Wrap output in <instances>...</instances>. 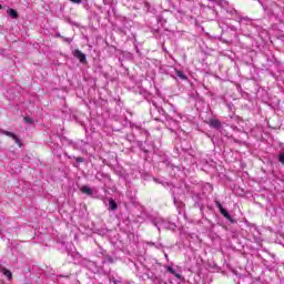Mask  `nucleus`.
Here are the masks:
<instances>
[{
	"label": "nucleus",
	"mask_w": 284,
	"mask_h": 284,
	"mask_svg": "<svg viewBox=\"0 0 284 284\" xmlns=\"http://www.w3.org/2000/svg\"><path fill=\"white\" fill-rule=\"evenodd\" d=\"M165 258H168V254H164Z\"/></svg>",
	"instance_id": "29"
},
{
	"label": "nucleus",
	"mask_w": 284,
	"mask_h": 284,
	"mask_svg": "<svg viewBox=\"0 0 284 284\" xmlns=\"http://www.w3.org/2000/svg\"><path fill=\"white\" fill-rule=\"evenodd\" d=\"M277 161H278V163H281V165H284V151H281L277 154Z\"/></svg>",
	"instance_id": "14"
},
{
	"label": "nucleus",
	"mask_w": 284,
	"mask_h": 284,
	"mask_svg": "<svg viewBox=\"0 0 284 284\" xmlns=\"http://www.w3.org/2000/svg\"><path fill=\"white\" fill-rule=\"evenodd\" d=\"M80 192H82V194H85L87 196H94V190H92V187L88 185L81 186Z\"/></svg>",
	"instance_id": "9"
},
{
	"label": "nucleus",
	"mask_w": 284,
	"mask_h": 284,
	"mask_svg": "<svg viewBox=\"0 0 284 284\" xmlns=\"http://www.w3.org/2000/svg\"><path fill=\"white\" fill-rule=\"evenodd\" d=\"M12 139L14 140V142L17 143V145H19V148H21V145H23V143L21 142V139H19V136H17V134H14L12 136Z\"/></svg>",
	"instance_id": "18"
},
{
	"label": "nucleus",
	"mask_w": 284,
	"mask_h": 284,
	"mask_svg": "<svg viewBox=\"0 0 284 284\" xmlns=\"http://www.w3.org/2000/svg\"><path fill=\"white\" fill-rule=\"evenodd\" d=\"M186 194H190L194 205H203V200L205 199V193L196 190V187L186 186Z\"/></svg>",
	"instance_id": "1"
},
{
	"label": "nucleus",
	"mask_w": 284,
	"mask_h": 284,
	"mask_svg": "<svg viewBox=\"0 0 284 284\" xmlns=\"http://www.w3.org/2000/svg\"><path fill=\"white\" fill-rule=\"evenodd\" d=\"M64 156H67V159L75 160V163H73V168H79L81 165V163L85 162V159L82 156L75 158L74 155H68V153H64Z\"/></svg>",
	"instance_id": "7"
},
{
	"label": "nucleus",
	"mask_w": 284,
	"mask_h": 284,
	"mask_svg": "<svg viewBox=\"0 0 284 284\" xmlns=\"http://www.w3.org/2000/svg\"><path fill=\"white\" fill-rule=\"evenodd\" d=\"M209 125H210V128H213V130H217L219 132H221V130H223V124L221 123V121L219 119L209 120Z\"/></svg>",
	"instance_id": "6"
},
{
	"label": "nucleus",
	"mask_w": 284,
	"mask_h": 284,
	"mask_svg": "<svg viewBox=\"0 0 284 284\" xmlns=\"http://www.w3.org/2000/svg\"><path fill=\"white\" fill-rule=\"evenodd\" d=\"M165 270L166 272H169V274H172L179 281H183V275H181L180 273H176V271L174 270V267H172V265H166Z\"/></svg>",
	"instance_id": "8"
},
{
	"label": "nucleus",
	"mask_w": 284,
	"mask_h": 284,
	"mask_svg": "<svg viewBox=\"0 0 284 284\" xmlns=\"http://www.w3.org/2000/svg\"><path fill=\"white\" fill-rule=\"evenodd\" d=\"M8 14L11 17V19H19V13L14 9H9Z\"/></svg>",
	"instance_id": "13"
},
{
	"label": "nucleus",
	"mask_w": 284,
	"mask_h": 284,
	"mask_svg": "<svg viewBox=\"0 0 284 284\" xmlns=\"http://www.w3.org/2000/svg\"><path fill=\"white\" fill-rule=\"evenodd\" d=\"M175 75L179 77V79H181V81H187V75H185V73H183V71L175 70Z\"/></svg>",
	"instance_id": "12"
},
{
	"label": "nucleus",
	"mask_w": 284,
	"mask_h": 284,
	"mask_svg": "<svg viewBox=\"0 0 284 284\" xmlns=\"http://www.w3.org/2000/svg\"><path fill=\"white\" fill-rule=\"evenodd\" d=\"M154 120H155V121H160V119H159V118H154Z\"/></svg>",
	"instance_id": "28"
},
{
	"label": "nucleus",
	"mask_w": 284,
	"mask_h": 284,
	"mask_svg": "<svg viewBox=\"0 0 284 284\" xmlns=\"http://www.w3.org/2000/svg\"><path fill=\"white\" fill-rule=\"evenodd\" d=\"M145 8H150V2H144Z\"/></svg>",
	"instance_id": "25"
},
{
	"label": "nucleus",
	"mask_w": 284,
	"mask_h": 284,
	"mask_svg": "<svg viewBox=\"0 0 284 284\" xmlns=\"http://www.w3.org/2000/svg\"><path fill=\"white\" fill-rule=\"evenodd\" d=\"M0 134H4L6 136H10L11 139L14 136V133L6 130H0Z\"/></svg>",
	"instance_id": "17"
},
{
	"label": "nucleus",
	"mask_w": 284,
	"mask_h": 284,
	"mask_svg": "<svg viewBox=\"0 0 284 284\" xmlns=\"http://www.w3.org/2000/svg\"><path fill=\"white\" fill-rule=\"evenodd\" d=\"M153 225L158 229V230H170V227H172V223L161 219V217H156L152 221Z\"/></svg>",
	"instance_id": "3"
},
{
	"label": "nucleus",
	"mask_w": 284,
	"mask_h": 284,
	"mask_svg": "<svg viewBox=\"0 0 284 284\" xmlns=\"http://www.w3.org/2000/svg\"><path fill=\"white\" fill-rule=\"evenodd\" d=\"M109 263H114V260H112V257L108 258Z\"/></svg>",
	"instance_id": "26"
},
{
	"label": "nucleus",
	"mask_w": 284,
	"mask_h": 284,
	"mask_svg": "<svg viewBox=\"0 0 284 284\" xmlns=\"http://www.w3.org/2000/svg\"><path fill=\"white\" fill-rule=\"evenodd\" d=\"M226 13L231 17H235V21H239V23H243V21H246V23H250L252 20L247 17H241L239 16V11L232 7L226 8Z\"/></svg>",
	"instance_id": "2"
},
{
	"label": "nucleus",
	"mask_w": 284,
	"mask_h": 284,
	"mask_svg": "<svg viewBox=\"0 0 284 284\" xmlns=\"http://www.w3.org/2000/svg\"><path fill=\"white\" fill-rule=\"evenodd\" d=\"M215 206L220 210V214H222V216H224L226 221H230V223H236V221L232 219V215H230V212H227L225 207H223V204H221V202L215 201Z\"/></svg>",
	"instance_id": "4"
},
{
	"label": "nucleus",
	"mask_w": 284,
	"mask_h": 284,
	"mask_svg": "<svg viewBox=\"0 0 284 284\" xmlns=\"http://www.w3.org/2000/svg\"><path fill=\"white\" fill-rule=\"evenodd\" d=\"M24 121H26V123H28L29 125H32V123H34V120H32V118H30V116H26V118H24Z\"/></svg>",
	"instance_id": "20"
},
{
	"label": "nucleus",
	"mask_w": 284,
	"mask_h": 284,
	"mask_svg": "<svg viewBox=\"0 0 284 284\" xmlns=\"http://www.w3.org/2000/svg\"><path fill=\"white\" fill-rule=\"evenodd\" d=\"M62 40L65 42V43H70L72 41L71 38H62Z\"/></svg>",
	"instance_id": "22"
},
{
	"label": "nucleus",
	"mask_w": 284,
	"mask_h": 284,
	"mask_svg": "<svg viewBox=\"0 0 284 284\" xmlns=\"http://www.w3.org/2000/svg\"><path fill=\"white\" fill-rule=\"evenodd\" d=\"M72 145V141L69 142Z\"/></svg>",
	"instance_id": "30"
},
{
	"label": "nucleus",
	"mask_w": 284,
	"mask_h": 284,
	"mask_svg": "<svg viewBox=\"0 0 284 284\" xmlns=\"http://www.w3.org/2000/svg\"><path fill=\"white\" fill-rule=\"evenodd\" d=\"M2 274L7 276V278H12V272H10L8 268H2Z\"/></svg>",
	"instance_id": "15"
},
{
	"label": "nucleus",
	"mask_w": 284,
	"mask_h": 284,
	"mask_svg": "<svg viewBox=\"0 0 284 284\" xmlns=\"http://www.w3.org/2000/svg\"><path fill=\"white\" fill-rule=\"evenodd\" d=\"M109 281L110 283L122 284L121 278L116 280L114 276H109Z\"/></svg>",
	"instance_id": "16"
},
{
	"label": "nucleus",
	"mask_w": 284,
	"mask_h": 284,
	"mask_svg": "<svg viewBox=\"0 0 284 284\" xmlns=\"http://www.w3.org/2000/svg\"><path fill=\"white\" fill-rule=\"evenodd\" d=\"M0 10H3V6L0 4Z\"/></svg>",
	"instance_id": "27"
},
{
	"label": "nucleus",
	"mask_w": 284,
	"mask_h": 284,
	"mask_svg": "<svg viewBox=\"0 0 284 284\" xmlns=\"http://www.w3.org/2000/svg\"><path fill=\"white\" fill-rule=\"evenodd\" d=\"M109 207L112 212H116V210H119V204L116 203V201H114V199H110L109 200Z\"/></svg>",
	"instance_id": "11"
},
{
	"label": "nucleus",
	"mask_w": 284,
	"mask_h": 284,
	"mask_svg": "<svg viewBox=\"0 0 284 284\" xmlns=\"http://www.w3.org/2000/svg\"><path fill=\"white\" fill-rule=\"evenodd\" d=\"M145 276L150 280H152V283L153 284H161V278L160 277H156V275H154V273L150 272V273H146Z\"/></svg>",
	"instance_id": "10"
},
{
	"label": "nucleus",
	"mask_w": 284,
	"mask_h": 284,
	"mask_svg": "<svg viewBox=\"0 0 284 284\" xmlns=\"http://www.w3.org/2000/svg\"><path fill=\"white\" fill-rule=\"evenodd\" d=\"M55 37L58 38V39H63V36H61V33H55Z\"/></svg>",
	"instance_id": "23"
},
{
	"label": "nucleus",
	"mask_w": 284,
	"mask_h": 284,
	"mask_svg": "<svg viewBox=\"0 0 284 284\" xmlns=\"http://www.w3.org/2000/svg\"><path fill=\"white\" fill-rule=\"evenodd\" d=\"M12 139L14 140V142L17 143V145H19V148H21V145H23V143L21 142V139H19V136H17V134H14L12 136Z\"/></svg>",
	"instance_id": "19"
},
{
	"label": "nucleus",
	"mask_w": 284,
	"mask_h": 284,
	"mask_svg": "<svg viewBox=\"0 0 284 284\" xmlns=\"http://www.w3.org/2000/svg\"><path fill=\"white\" fill-rule=\"evenodd\" d=\"M173 203L174 205H179V203L182 204L181 202H179V200H176V196H173Z\"/></svg>",
	"instance_id": "21"
},
{
	"label": "nucleus",
	"mask_w": 284,
	"mask_h": 284,
	"mask_svg": "<svg viewBox=\"0 0 284 284\" xmlns=\"http://www.w3.org/2000/svg\"><path fill=\"white\" fill-rule=\"evenodd\" d=\"M72 55L80 61V63L85 64L88 63V58L85 57V53H82L81 50L75 49L72 51Z\"/></svg>",
	"instance_id": "5"
},
{
	"label": "nucleus",
	"mask_w": 284,
	"mask_h": 284,
	"mask_svg": "<svg viewBox=\"0 0 284 284\" xmlns=\"http://www.w3.org/2000/svg\"><path fill=\"white\" fill-rule=\"evenodd\" d=\"M72 3H81L82 0H70Z\"/></svg>",
	"instance_id": "24"
}]
</instances>
